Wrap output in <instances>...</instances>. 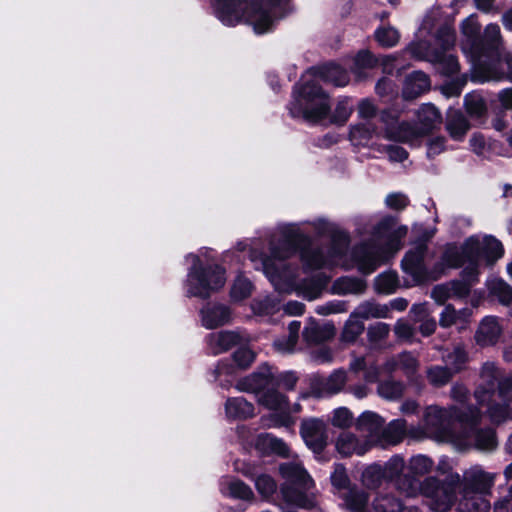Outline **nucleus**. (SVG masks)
<instances>
[{
    "mask_svg": "<svg viewBox=\"0 0 512 512\" xmlns=\"http://www.w3.org/2000/svg\"><path fill=\"white\" fill-rule=\"evenodd\" d=\"M464 264L469 266V259L463 253V245L461 248L448 245L442 256L441 265L447 268H458Z\"/></svg>",
    "mask_w": 512,
    "mask_h": 512,
    "instance_id": "41",
    "label": "nucleus"
},
{
    "mask_svg": "<svg viewBox=\"0 0 512 512\" xmlns=\"http://www.w3.org/2000/svg\"><path fill=\"white\" fill-rule=\"evenodd\" d=\"M366 289L364 280L356 277H340L331 286V293L336 295L362 294Z\"/></svg>",
    "mask_w": 512,
    "mask_h": 512,
    "instance_id": "35",
    "label": "nucleus"
},
{
    "mask_svg": "<svg viewBox=\"0 0 512 512\" xmlns=\"http://www.w3.org/2000/svg\"><path fill=\"white\" fill-rule=\"evenodd\" d=\"M186 260L192 264L185 283L188 296L206 298L211 292L223 287L226 281L225 272L212 262L207 249L200 250L199 254H189Z\"/></svg>",
    "mask_w": 512,
    "mask_h": 512,
    "instance_id": "8",
    "label": "nucleus"
},
{
    "mask_svg": "<svg viewBox=\"0 0 512 512\" xmlns=\"http://www.w3.org/2000/svg\"><path fill=\"white\" fill-rule=\"evenodd\" d=\"M470 317V309L464 308L457 311L452 305H447L440 314L439 324L445 328L452 325H459L460 328H463Z\"/></svg>",
    "mask_w": 512,
    "mask_h": 512,
    "instance_id": "37",
    "label": "nucleus"
},
{
    "mask_svg": "<svg viewBox=\"0 0 512 512\" xmlns=\"http://www.w3.org/2000/svg\"><path fill=\"white\" fill-rule=\"evenodd\" d=\"M356 429L365 433L364 438L371 440L373 446L377 443L382 435L384 420L375 412L365 411L355 421Z\"/></svg>",
    "mask_w": 512,
    "mask_h": 512,
    "instance_id": "21",
    "label": "nucleus"
},
{
    "mask_svg": "<svg viewBox=\"0 0 512 512\" xmlns=\"http://www.w3.org/2000/svg\"><path fill=\"white\" fill-rule=\"evenodd\" d=\"M352 111L353 106L348 98L340 100L333 115L334 122L344 124L349 119Z\"/></svg>",
    "mask_w": 512,
    "mask_h": 512,
    "instance_id": "63",
    "label": "nucleus"
},
{
    "mask_svg": "<svg viewBox=\"0 0 512 512\" xmlns=\"http://www.w3.org/2000/svg\"><path fill=\"white\" fill-rule=\"evenodd\" d=\"M232 357L237 367L245 369L253 363L255 353L248 347H240L233 353Z\"/></svg>",
    "mask_w": 512,
    "mask_h": 512,
    "instance_id": "61",
    "label": "nucleus"
},
{
    "mask_svg": "<svg viewBox=\"0 0 512 512\" xmlns=\"http://www.w3.org/2000/svg\"><path fill=\"white\" fill-rule=\"evenodd\" d=\"M387 479L383 467L379 464L368 466L362 473L363 484L370 489L378 488Z\"/></svg>",
    "mask_w": 512,
    "mask_h": 512,
    "instance_id": "46",
    "label": "nucleus"
},
{
    "mask_svg": "<svg viewBox=\"0 0 512 512\" xmlns=\"http://www.w3.org/2000/svg\"><path fill=\"white\" fill-rule=\"evenodd\" d=\"M433 461L425 455H416L410 458L408 463L409 475H404L397 480V488L408 497L419 494L430 499V507L435 512L448 511L455 502L456 492L451 484L440 483L435 477H427L423 481L417 476H423L431 472Z\"/></svg>",
    "mask_w": 512,
    "mask_h": 512,
    "instance_id": "3",
    "label": "nucleus"
},
{
    "mask_svg": "<svg viewBox=\"0 0 512 512\" xmlns=\"http://www.w3.org/2000/svg\"><path fill=\"white\" fill-rule=\"evenodd\" d=\"M225 412L231 419H247L254 415V406L243 397L229 398L225 403Z\"/></svg>",
    "mask_w": 512,
    "mask_h": 512,
    "instance_id": "36",
    "label": "nucleus"
},
{
    "mask_svg": "<svg viewBox=\"0 0 512 512\" xmlns=\"http://www.w3.org/2000/svg\"><path fill=\"white\" fill-rule=\"evenodd\" d=\"M482 44V54L487 50H497L501 44L500 27L497 24L486 26L483 37H480Z\"/></svg>",
    "mask_w": 512,
    "mask_h": 512,
    "instance_id": "47",
    "label": "nucleus"
},
{
    "mask_svg": "<svg viewBox=\"0 0 512 512\" xmlns=\"http://www.w3.org/2000/svg\"><path fill=\"white\" fill-rule=\"evenodd\" d=\"M330 108L328 95L316 80H310L307 76L295 85L288 105L293 118H301L309 123H318L326 118Z\"/></svg>",
    "mask_w": 512,
    "mask_h": 512,
    "instance_id": "7",
    "label": "nucleus"
},
{
    "mask_svg": "<svg viewBox=\"0 0 512 512\" xmlns=\"http://www.w3.org/2000/svg\"><path fill=\"white\" fill-rule=\"evenodd\" d=\"M405 467L404 459L401 456L395 455L389 459V461L383 467V470L386 474L387 479H394L395 477H400L403 469Z\"/></svg>",
    "mask_w": 512,
    "mask_h": 512,
    "instance_id": "60",
    "label": "nucleus"
},
{
    "mask_svg": "<svg viewBox=\"0 0 512 512\" xmlns=\"http://www.w3.org/2000/svg\"><path fill=\"white\" fill-rule=\"evenodd\" d=\"M252 292V283L243 276H238L231 288V297L236 301H241Z\"/></svg>",
    "mask_w": 512,
    "mask_h": 512,
    "instance_id": "58",
    "label": "nucleus"
},
{
    "mask_svg": "<svg viewBox=\"0 0 512 512\" xmlns=\"http://www.w3.org/2000/svg\"><path fill=\"white\" fill-rule=\"evenodd\" d=\"M462 41L461 48L465 54L473 59L482 55V44L480 41V25L474 15L467 17L461 25Z\"/></svg>",
    "mask_w": 512,
    "mask_h": 512,
    "instance_id": "16",
    "label": "nucleus"
},
{
    "mask_svg": "<svg viewBox=\"0 0 512 512\" xmlns=\"http://www.w3.org/2000/svg\"><path fill=\"white\" fill-rule=\"evenodd\" d=\"M352 313L353 317H358L361 321L371 318H388L390 307L375 301H364Z\"/></svg>",
    "mask_w": 512,
    "mask_h": 512,
    "instance_id": "34",
    "label": "nucleus"
},
{
    "mask_svg": "<svg viewBox=\"0 0 512 512\" xmlns=\"http://www.w3.org/2000/svg\"><path fill=\"white\" fill-rule=\"evenodd\" d=\"M300 327V321H292L288 327V336L275 340L274 348L282 354L293 353L296 349Z\"/></svg>",
    "mask_w": 512,
    "mask_h": 512,
    "instance_id": "38",
    "label": "nucleus"
},
{
    "mask_svg": "<svg viewBox=\"0 0 512 512\" xmlns=\"http://www.w3.org/2000/svg\"><path fill=\"white\" fill-rule=\"evenodd\" d=\"M349 240L346 234H339L335 237L333 247L327 256L324 250L319 248H305L301 250V259L308 269H319L324 266L343 264L342 257L348 246Z\"/></svg>",
    "mask_w": 512,
    "mask_h": 512,
    "instance_id": "14",
    "label": "nucleus"
},
{
    "mask_svg": "<svg viewBox=\"0 0 512 512\" xmlns=\"http://www.w3.org/2000/svg\"><path fill=\"white\" fill-rule=\"evenodd\" d=\"M347 382L346 372L334 371L329 377L313 386V392L317 397H324L339 393Z\"/></svg>",
    "mask_w": 512,
    "mask_h": 512,
    "instance_id": "28",
    "label": "nucleus"
},
{
    "mask_svg": "<svg viewBox=\"0 0 512 512\" xmlns=\"http://www.w3.org/2000/svg\"><path fill=\"white\" fill-rule=\"evenodd\" d=\"M463 253L470 265L478 270L479 261L483 259L487 265H493L504 255L502 243L491 235H473L463 243Z\"/></svg>",
    "mask_w": 512,
    "mask_h": 512,
    "instance_id": "13",
    "label": "nucleus"
},
{
    "mask_svg": "<svg viewBox=\"0 0 512 512\" xmlns=\"http://www.w3.org/2000/svg\"><path fill=\"white\" fill-rule=\"evenodd\" d=\"M371 440L358 437L352 432H341L335 440L336 451L343 457L362 456L371 449Z\"/></svg>",
    "mask_w": 512,
    "mask_h": 512,
    "instance_id": "18",
    "label": "nucleus"
},
{
    "mask_svg": "<svg viewBox=\"0 0 512 512\" xmlns=\"http://www.w3.org/2000/svg\"><path fill=\"white\" fill-rule=\"evenodd\" d=\"M279 471L286 481V485L282 488L285 499L298 507H311L312 501L309 498L288 486L291 485L304 490H309L313 487V480L302 465L297 462L283 463L280 465Z\"/></svg>",
    "mask_w": 512,
    "mask_h": 512,
    "instance_id": "12",
    "label": "nucleus"
},
{
    "mask_svg": "<svg viewBox=\"0 0 512 512\" xmlns=\"http://www.w3.org/2000/svg\"><path fill=\"white\" fill-rule=\"evenodd\" d=\"M346 507L351 512H371L368 505V496L365 492L351 488L343 497Z\"/></svg>",
    "mask_w": 512,
    "mask_h": 512,
    "instance_id": "39",
    "label": "nucleus"
},
{
    "mask_svg": "<svg viewBox=\"0 0 512 512\" xmlns=\"http://www.w3.org/2000/svg\"><path fill=\"white\" fill-rule=\"evenodd\" d=\"M331 483L335 489V494L341 498L351 489L349 477L342 464L335 465L334 471L331 474Z\"/></svg>",
    "mask_w": 512,
    "mask_h": 512,
    "instance_id": "44",
    "label": "nucleus"
},
{
    "mask_svg": "<svg viewBox=\"0 0 512 512\" xmlns=\"http://www.w3.org/2000/svg\"><path fill=\"white\" fill-rule=\"evenodd\" d=\"M390 332V327L386 323L378 322L368 328V339L370 342H378L385 339Z\"/></svg>",
    "mask_w": 512,
    "mask_h": 512,
    "instance_id": "64",
    "label": "nucleus"
},
{
    "mask_svg": "<svg viewBox=\"0 0 512 512\" xmlns=\"http://www.w3.org/2000/svg\"><path fill=\"white\" fill-rule=\"evenodd\" d=\"M487 495L472 490H462V498L459 503L460 510L462 512H488L490 502Z\"/></svg>",
    "mask_w": 512,
    "mask_h": 512,
    "instance_id": "31",
    "label": "nucleus"
},
{
    "mask_svg": "<svg viewBox=\"0 0 512 512\" xmlns=\"http://www.w3.org/2000/svg\"><path fill=\"white\" fill-rule=\"evenodd\" d=\"M490 292L496 296L502 305L512 303V287L502 279H493L489 283Z\"/></svg>",
    "mask_w": 512,
    "mask_h": 512,
    "instance_id": "50",
    "label": "nucleus"
},
{
    "mask_svg": "<svg viewBox=\"0 0 512 512\" xmlns=\"http://www.w3.org/2000/svg\"><path fill=\"white\" fill-rule=\"evenodd\" d=\"M479 418L474 422V424H463L464 426H468L470 428L469 431L465 432L463 445L469 446L474 445L476 448L480 450H492L496 446V437L491 429L486 430H474V426L477 423Z\"/></svg>",
    "mask_w": 512,
    "mask_h": 512,
    "instance_id": "25",
    "label": "nucleus"
},
{
    "mask_svg": "<svg viewBox=\"0 0 512 512\" xmlns=\"http://www.w3.org/2000/svg\"><path fill=\"white\" fill-rule=\"evenodd\" d=\"M430 88V81L427 75L421 71H416L410 74L404 83L403 97L405 99H414L422 93L428 91Z\"/></svg>",
    "mask_w": 512,
    "mask_h": 512,
    "instance_id": "32",
    "label": "nucleus"
},
{
    "mask_svg": "<svg viewBox=\"0 0 512 512\" xmlns=\"http://www.w3.org/2000/svg\"><path fill=\"white\" fill-rule=\"evenodd\" d=\"M364 331V324L358 317L350 314L343 328L341 339L347 343H353Z\"/></svg>",
    "mask_w": 512,
    "mask_h": 512,
    "instance_id": "49",
    "label": "nucleus"
},
{
    "mask_svg": "<svg viewBox=\"0 0 512 512\" xmlns=\"http://www.w3.org/2000/svg\"><path fill=\"white\" fill-rule=\"evenodd\" d=\"M502 333V327L495 316H486L480 322L475 333V341L478 345L491 346L494 345Z\"/></svg>",
    "mask_w": 512,
    "mask_h": 512,
    "instance_id": "24",
    "label": "nucleus"
},
{
    "mask_svg": "<svg viewBox=\"0 0 512 512\" xmlns=\"http://www.w3.org/2000/svg\"><path fill=\"white\" fill-rule=\"evenodd\" d=\"M426 249L427 247L424 242H418L406 253L402 260V269L411 276L413 284H418L428 279L436 280L443 272L440 270L435 275H429L424 264Z\"/></svg>",
    "mask_w": 512,
    "mask_h": 512,
    "instance_id": "15",
    "label": "nucleus"
},
{
    "mask_svg": "<svg viewBox=\"0 0 512 512\" xmlns=\"http://www.w3.org/2000/svg\"><path fill=\"white\" fill-rule=\"evenodd\" d=\"M454 373L448 366L432 365L426 370V378L430 385L434 387H443L452 379Z\"/></svg>",
    "mask_w": 512,
    "mask_h": 512,
    "instance_id": "42",
    "label": "nucleus"
},
{
    "mask_svg": "<svg viewBox=\"0 0 512 512\" xmlns=\"http://www.w3.org/2000/svg\"><path fill=\"white\" fill-rule=\"evenodd\" d=\"M480 418V412L473 407L451 406L449 408H441L431 405L426 408L424 413V427L426 432L435 438L441 440H452L453 436L449 431L452 421H458L463 424H474Z\"/></svg>",
    "mask_w": 512,
    "mask_h": 512,
    "instance_id": "10",
    "label": "nucleus"
},
{
    "mask_svg": "<svg viewBox=\"0 0 512 512\" xmlns=\"http://www.w3.org/2000/svg\"><path fill=\"white\" fill-rule=\"evenodd\" d=\"M333 335L332 326H320L317 323L311 322L304 328L303 338L308 343H319Z\"/></svg>",
    "mask_w": 512,
    "mask_h": 512,
    "instance_id": "43",
    "label": "nucleus"
},
{
    "mask_svg": "<svg viewBox=\"0 0 512 512\" xmlns=\"http://www.w3.org/2000/svg\"><path fill=\"white\" fill-rule=\"evenodd\" d=\"M375 37L378 43L383 47H393L399 41V33L393 27H382L376 30Z\"/></svg>",
    "mask_w": 512,
    "mask_h": 512,
    "instance_id": "57",
    "label": "nucleus"
},
{
    "mask_svg": "<svg viewBox=\"0 0 512 512\" xmlns=\"http://www.w3.org/2000/svg\"><path fill=\"white\" fill-rule=\"evenodd\" d=\"M301 435L306 445L314 452H321L327 444L326 424L320 419L303 421Z\"/></svg>",
    "mask_w": 512,
    "mask_h": 512,
    "instance_id": "17",
    "label": "nucleus"
},
{
    "mask_svg": "<svg viewBox=\"0 0 512 512\" xmlns=\"http://www.w3.org/2000/svg\"><path fill=\"white\" fill-rule=\"evenodd\" d=\"M419 360L413 353L404 351L388 359L384 369L391 373L397 370L402 371L406 376H413L419 368Z\"/></svg>",
    "mask_w": 512,
    "mask_h": 512,
    "instance_id": "26",
    "label": "nucleus"
},
{
    "mask_svg": "<svg viewBox=\"0 0 512 512\" xmlns=\"http://www.w3.org/2000/svg\"><path fill=\"white\" fill-rule=\"evenodd\" d=\"M330 423L336 428H349L354 423L353 413L346 407H338L332 411Z\"/></svg>",
    "mask_w": 512,
    "mask_h": 512,
    "instance_id": "54",
    "label": "nucleus"
},
{
    "mask_svg": "<svg viewBox=\"0 0 512 512\" xmlns=\"http://www.w3.org/2000/svg\"><path fill=\"white\" fill-rule=\"evenodd\" d=\"M418 123L393 122L385 128V138L394 141L414 144L430 133L440 123V114L435 106L424 104L417 113Z\"/></svg>",
    "mask_w": 512,
    "mask_h": 512,
    "instance_id": "11",
    "label": "nucleus"
},
{
    "mask_svg": "<svg viewBox=\"0 0 512 512\" xmlns=\"http://www.w3.org/2000/svg\"><path fill=\"white\" fill-rule=\"evenodd\" d=\"M245 340L246 339L236 331H220L210 333L206 338V343L209 351L214 355H218L241 344Z\"/></svg>",
    "mask_w": 512,
    "mask_h": 512,
    "instance_id": "22",
    "label": "nucleus"
},
{
    "mask_svg": "<svg viewBox=\"0 0 512 512\" xmlns=\"http://www.w3.org/2000/svg\"><path fill=\"white\" fill-rule=\"evenodd\" d=\"M401 509V503L392 496L377 497L373 504L371 512H398Z\"/></svg>",
    "mask_w": 512,
    "mask_h": 512,
    "instance_id": "56",
    "label": "nucleus"
},
{
    "mask_svg": "<svg viewBox=\"0 0 512 512\" xmlns=\"http://www.w3.org/2000/svg\"><path fill=\"white\" fill-rule=\"evenodd\" d=\"M406 432V422L403 419H396L389 423V425L382 429V436L386 442L390 444L399 443L404 437Z\"/></svg>",
    "mask_w": 512,
    "mask_h": 512,
    "instance_id": "48",
    "label": "nucleus"
},
{
    "mask_svg": "<svg viewBox=\"0 0 512 512\" xmlns=\"http://www.w3.org/2000/svg\"><path fill=\"white\" fill-rule=\"evenodd\" d=\"M289 0H213L216 17L226 26L245 22L256 34L271 31L287 13Z\"/></svg>",
    "mask_w": 512,
    "mask_h": 512,
    "instance_id": "2",
    "label": "nucleus"
},
{
    "mask_svg": "<svg viewBox=\"0 0 512 512\" xmlns=\"http://www.w3.org/2000/svg\"><path fill=\"white\" fill-rule=\"evenodd\" d=\"M467 359V353L460 345L455 346L451 352L443 356V361L446 363V366H448L454 374L463 369Z\"/></svg>",
    "mask_w": 512,
    "mask_h": 512,
    "instance_id": "45",
    "label": "nucleus"
},
{
    "mask_svg": "<svg viewBox=\"0 0 512 512\" xmlns=\"http://www.w3.org/2000/svg\"><path fill=\"white\" fill-rule=\"evenodd\" d=\"M236 389L255 394L257 402L269 410L290 411L287 398L276 390V379L270 368H264L240 379ZM291 411L299 412L300 406L296 404Z\"/></svg>",
    "mask_w": 512,
    "mask_h": 512,
    "instance_id": "9",
    "label": "nucleus"
},
{
    "mask_svg": "<svg viewBox=\"0 0 512 512\" xmlns=\"http://www.w3.org/2000/svg\"><path fill=\"white\" fill-rule=\"evenodd\" d=\"M378 395L387 400H396L402 396L404 385L399 381L388 380L381 382L377 388Z\"/></svg>",
    "mask_w": 512,
    "mask_h": 512,
    "instance_id": "52",
    "label": "nucleus"
},
{
    "mask_svg": "<svg viewBox=\"0 0 512 512\" xmlns=\"http://www.w3.org/2000/svg\"><path fill=\"white\" fill-rule=\"evenodd\" d=\"M398 285L397 275L394 272H384L378 275L374 281L375 290L382 294H391Z\"/></svg>",
    "mask_w": 512,
    "mask_h": 512,
    "instance_id": "51",
    "label": "nucleus"
},
{
    "mask_svg": "<svg viewBox=\"0 0 512 512\" xmlns=\"http://www.w3.org/2000/svg\"><path fill=\"white\" fill-rule=\"evenodd\" d=\"M200 314L202 325L207 329L217 328L231 320V311L223 304L208 303L201 309Z\"/></svg>",
    "mask_w": 512,
    "mask_h": 512,
    "instance_id": "23",
    "label": "nucleus"
},
{
    "mask_svg": "<svg viewBox=\"0 0 512 512\" xmlns=\"http://www.w3.org/2000/svg\"><path fill=\"white\" fill-rule=\"evenodd\" d=\"M494 481V474L484 471L480 466H473L464 472L463 490L490 494Z\"/></svg>",
    "mask_w": 512,
    "mask_h": 512,
    "instance_id": "20",
    "label": "nucleus"
},
{
    "mask_svg": "<svg viewBox=\"0 0 512 512\" xmlns=\"http://www.w3.org/2000/svg\"><path fill=\"white\" fill-rule=\"evenodd\" d=\"M420 31L433 33L437 48H432L426 41L411 43L406 48V53L419 60H427L438 64L439 70L444 75H453L459 70V63L455 56L444 55V52L452 48L456 41L452 22L443 21L439 17V11H433L423 20Z\"/></svg>",
    "mask_w": 512,
    "mask_h": 512,
    "instance_id": "4",
    "label": "nucleus"
},
{
    "mask_svg": "<svg viewBox=\"0 0 512 512\" xmlns=\"http://www.w3.org/2000/svg\"><path fill=\"white\" fill-rule=\"evenodd\" d=\"M392 218L383 219L375 228L373 240L357 246L353 258L360 272L370 274L401 249V239L407 233L406 226L391 232Z\"/></svg>",
    "mask_w": 512,
    "mask_h": 512,
    "instance_id": "5",
    "label": "nucleus"
},
{
    "mask_svg": "<svg viewBox=\"0 0 512 512\" xmlns=\"http://www.w3.org/2000/svg\"><path fill=\"white\" fill-rule=\"evenodd\" d=\"M512 389V375L502 372L494 362H485L480 370L479 383L474 392L479 405L488 406L487 413L492 422L501 423L511 416L508 406H491L496 390L501 398Z\"/></svg>",
    "mask_w": 512,
    "mask_h": 512,
    "instance_id": "6",
    "label": "nucleus"
},
{
    "mask_svg": "<svg viewBox=\"0 0 512 512\" xmlns=\"http://www.w3.org/2000/svg\"><path fill=\"white\" fill-rule=\"evenodd\" d=\"M464 101L466 110L470 115L480 117L484 113L485 103L480 95L467 94Z\"/></svg>",
    "mask_w": 512,
    "mask_h": 512,
    "instance_id": "59",
    "label": "nucleus"
},
{
    "mask_svg": "<svg viewBox=\"0 0 512 512\" xmlns=\"http://www.w3.org/2000/svg\"><path fill=\"white\" fill-rule=\"evenodd\" d=\"M479 271L476 266H466L460 280L448 282L453 298H462L469 294L471 286L478 281Z\"/></svg>",
    "mask_w": 512,
    "mask_h": 512,
    "instance_id": "29",
    "label": "nucleus"
},
{
    "mask_svg": "<svg viewBox=\"0 0 512 512\" xmlns=\"http://www.w3.org/2000/svg\"><path fill=\"white\" fill-rule=\"evenodd\" d=\"M315 80H322L335 86H345L349 82V75L346 70L337 64L329 63L311 70Z\"/></svg>",
    "mask_w": 512,
    "mask_h": 512,
    "instance_id": "27",
    "label": "nucleus"
},
{
    "mask_svg": "<svg viewBox=\"0 0 512 512\" xmlns=\"http://www.w3.org/2000/svg\"><path fill=\"white\" fill-rule=\"evenodd\" d=\"M377 63L378 59H376L369 51H360L355 56L352 72L357 80H362L367 77L366 70L372 69Z\"/></svg>",
    "mask_w": 512,
    "mask_h": 512,
    "instance_id": "40",
    "label": "nucleus"
},
{
    "mask_svg": "<svg viewBox=\"0 0 512 512\" xmlns=\"http://www.w3.org/2000/svg\"><path fill=\"white\" fill-rule=\"evenodd\" d=\"M347 311V303L341 300H332L325 304L318 305L315 312L319 315L338 314Z\"/></svg>",
    "mask_w": 512,
    "mask_h": 512,
    "instance_id": "62",
    "label": "nucleus"
},
{
    "mask_svg": "<svg viewBox=\"0 0 512 512\" xmlns=\"http://www.w3.org/2000/svg\"><path fill=\"white\" fill-rule=\"evenodd\" d=\"M252 309L254 313L259 315L274 314L280 309V300L272 296H266L263 299L255 300Z\"/></svg>",
    "mask_w": 512,
    "mask_h": 512,
    "instance_id": "53",
    "label": "nucleus"
},
{
    "mask_svg": "<svg viewBox=\"0 0 512 512\" xmlns=\"http://www.w3.org/2000/svg\"><path fill=\"white\" fill-rule=\"evenodd\" d=\"M280 243L271 242L269 257L259 254L255 249L249 253L250 260L256 269H261L274 289L280 294H293L312 301L319 298L325 289L329 277L318 273L311 278L301 277V270L284 262L300 245L308 242V238L300 231L298 224H285L279 227Z\"/></svg>",
    "mask_w": 512,
    "mask_h": 512,
    "instance_id": "1",
    "label": "nucleus"
},
{
    "mask_svg": "<svg viewBox=\"0 0 512 512\" xmlns=\"http://www.w3.org/2000/svg\"><path fill=\"white\" fill-rule=\"evenodd\" d=\"M220 490L224 495L241 500H252L254 498L252 489L239 479L223 478L220 483Z\"/></svg>",
    "mask_w": 512,
    "mask_h": 512,
    "instance_id": "33",
    "label": "nucleus"
},
{
    "mask_svg": "<svg viewBox=\"0 0 512 512\" xmlns=\"http://www.w3.org/2000/svg\"><path fill=\"white\" fill-rule=\"evenodd\" d=\"M445 128L455 141H462L470 129L466 117L459 110H450L446 117Z\"/></svg>",
    "mask_w": 512,
    "mask_h": 512,
    "instance_id": "30",
    "label": "nucleus"
},
{
    "mask_svg": "<svg viewBox=\"0 0 512 512\" xmlns=\"http://www.w3.org/2000/svg\"><path fill=\"white\" fill-rule=\"evenodd\" d=\"M235 470L252 479L256 490L262 497L268 498L276 492L277 484L274 479L270 475L259 473L255 466L237 462L235 463Z\"/></svg>",
    "mask_w": 512,
    "mask_h": 512,
    "instance_id": "19",
    "label": "nucleus"
},
{
    "mask_svg": "<svg viewBox=\"0 0 512 512\" xmlns=\"http://www.w3.org/2000/svg\"><path fill=\"white\" fill-rule=\"evenodd\" d=\"M257 446L261 448H269L272 452L285 455L288 451L287 445L280 439L271 434H261L257 439Z\"/></svg>",
    "mask_w": 512,
    "mask_h": 512,
    "instance_id": "55",
    "label": "nucleus"
}]
</instances>
